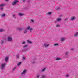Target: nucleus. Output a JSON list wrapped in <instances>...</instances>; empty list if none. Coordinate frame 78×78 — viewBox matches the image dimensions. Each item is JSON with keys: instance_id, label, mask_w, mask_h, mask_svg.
Returning <instances> with one entry per match:
<instances>
[{"instance_id": "nucleus-1", "label": "nucleus", "mask_w": 78, "mask_h": 78, "mask_svg": "<svg viewBox=\"0 0 78 78\" xmlns=\"http://www.w3.org/2000/svg\"><path fill=\"white\" fill-rule=\"evenodd\" d=\"M19 1L15 0V1L13 2L12 3V5H16V4H17V3H19Z\"/></svg>"}, {"instance_id": "nucleus-2", "label": "nucleus", "mask_w": 78, "mask_h": 78, "mask_svg": "<svg viewBox=\"0 0 78 78\" xmlns=\"http://www.w3.org/2000/svg\"><path fill=\"white\" fill-rule=\"evenodd\" d=\"M5 64H6L5 63H3L1 64V69H4V67H5Z\"/></svg>"}, {"instance_id": "nucleus-3", "label": "nucleus", "mask_w": 78, "mask_h": 78, "mask_svg": "<svg viewBox=\"0 0 78 78\" xmlns=\"http://www.w3.org/2000/svg\"><path fill=\"white\" fill-rule=\"evenodd\" d=\"M27 30H29L30 31V32H31V31L33 30V28H31V27L30 26H28L27 27Z\"/></svg>"}, {"instance_id": "nucleus-4", "label": "nucleus", "mask_w": 78, "mask_h": 78, "mask_svg": "<svg viewBox=\"0 0 78 78\" xmlns=\"http://www.w3.org/2000/svg\"><path fill=\"white\" fill-rule=\"evenodd\" d=\"M8 41H12V38L9 37H8Z\"/></svg>"}, {"instance_id": "nucleus-5", "label": "nucleus", "mask_w": 78, "mask_h": 78, "mask_svg": "<svg viewBox=\"0 0 78 78\" xmlns=\"http://www.w3.org/2000/svg\"><path fill=\"white\" fill-rule=\"evenodd\" d=\"M61 20H62L61 18H58L56 19L57 21H58V22H59V21H61Z\"/></svg>"}, {"instance_id": "nucleus-6", "label": "nucleus", "mask_w": 78, "mask_h": 78, "mask_svg": "<svg viewBox=\"0 0 78 78\" xmlns=\"http://www.w3.org/2000/svg\"><path fill=\"white\" fill-rule=\"evenodd\" d=\"M6 5L5 4H2L0 5V6L1 7H3V6H5Z\"/></svg>"}, {"instance_id": "nucleus-7", "label": "nucleus", "mask_w": 78, "mask_h": 78, "mask_svg": "<svg viewBox=\"0 0 78 78\" xmlns=\"http://www.w3.org/2000/svg\"><path fill=\"white\" fill-rule=\"evenodd\" d=\"M74 36L75 37H78V32H76V34H74Z\"/></svg>"}, {"instance_id": "nucleus-8", "label": "nucleus", "mask_w": 78, "mask_h": 78, "mask_svg": "<svg viewBox=\"0 0 78 78\" xmlns=\"http://www.w3.org/2000/svg\"><path fill=\"white\" fill-rule=\"evenodd\" d=\"M74 19H75V17H71L70 18V20H74Z\"/></svg>"}, {"instance_id": "nucleus-9", "label": "nucleus", "mask_w": 78, "mask_h": 78, "mask_svg": "<svg viewBox=\"0 0 78 78\" xmlns=\"http://www.w3.org/2000/svg\"><path fill=\"white\" fill-rule=\"evenodd\" d=\"M26 72V70H24L22 73H21V75H23V74H24L25 73V72Z\"/></svg>"}, {"instance_id": "nucleus-10", "label": "nucleus", "mask_w": 78, "mask_h": 78, "mask_svg": "<svg viewBox=\"0 0 78 78\" xmlns=\"http://www.w3.org/2000/svg\"><path fill=\"white\" fill-rule=\"evenodd\" d=\"M8 57H5V61H6V62H7V61H8Z\"/></svg>"}, {"instance_id": "nucleus-11", "label": "nucleus", "mask_w": 78, "mask_h": 78, "mask_svg": "<svg viewBox=\"0 0 78 78\" xmlns=\"http://www.w3.org/2000/svg\"><path fill=\"white\" fill-rule=\"evenodd\" d=\"M45 47H48L49 46V44H45L44 46Z\"/></svg>"}, {"instance_id": "nucleus-12", "label": "nucleus", "mask_w": 78, "mask_h": 78, "mask_svg": "<svg viewBox=\"0 0 78 78\" xmlns=\"http://www.w3.org/2000/svg\"><path fill=\"white\" fill-rule=\"evenodd\" d=\"M56 60H60L61 58H59V57H57L56 58Z\"/></svg>"}, {"instance_id": "nucleus-13", "label": "nucleus", "mask_w": 78, "mask_h": 78, "mask_svg": "<svg viewBox=\"0 0 78 78\" xmlns=\"http://www.w3.org/2000/svg\"><path fill=\"white\" fill-rule=\"evenodd\" d=\"M17 30H22V29L21 28L18 27L17 28Z\"/></svg>"}, {"instance_id": "nucleus-14", "label": "nucleus", "mask_w": 78, "mask_h": 78, "mask_svg": "<svg viewBox=\"0 0 78 78\" xmlns=\"http://www.w3.org/2000/svg\"><path fill=\"white\" fill-rule=\"evenodd\" d=\"M4 31V29H0V32H3V31Z\"/></svg>"}, {"instance_id": "nucleus-15", "label": "nucleus", "mask_w": 78, "mask_h": 78, "mask_svg": "<svg viewBox=\"0 0 78 78\" xmlns=\"http://www.w3.org/2000/svg\"><path fill=\"white\" fill-rule=\"evenodd\" d=\"M27 29H25L24 31V33H26L27 32Z\"/></svg>"}, {"instance_id": "nucleus-16", "label": "nucleus", "mask_w": 78, "mask_h": 78, "mask_svg": "<svg viewBox=\"0 0 78 78\" xmlns=\"http://www.w3.org/2000/svg\"><path fill=\"white\" fill-rule=\"evenodd\" d=\"M61 41H64V38H61Z\"/></svg>"}, {"instance_id": "nucleus-17", "label": "nucleus", "mask_w": 78, "mask_h": 78, "mask_svg": "<svg viewBox=\"0 0 78 78\" xmlns=\"http://www.w3.org/2000/svg\"><path fill=\"white\" fill-rule=\"evenodd\" d=\"M28 43H29L30 44H31V41H29V40H27Z\"/></svg>"}, {"instance_id": "nucleus-18", "label": "nucleus", "mask_w": 78, "mask_h": 78, "mask_svg": "<svg viewBox=\"0 0 78 78\" xmlns=\"http://www.w3.org/2000/svg\"><path fill=\"white\" fill-rule=\"evenodd\" d=\"M1 16L2 17H5V14H3L1 15Z\"/></svg>"}, {"instance_id": "nucleus-19", "label": "nucleus", "mask_w": 78, "mask_h": 78, "mask_svg": "<svg viewBox=\"0 0 78 78\" xmlns=\"http://www.w3.org/2000/svg\"><path fill=\"white\" fill-rule=\"evenodd\" d=\"M20 64H21V62H20L18 63L17 65H18V66H20Z\"/></svg>"}, {"instance_id": "nucleus-20", "label": "nucleus", "mask_w": 78, "mask_h": 78, "mask_svg": "<svg viewBox=\"0 0 78 78\" xmlns=\"http://www.w3.org/2000/svg\"><path fill=\"white\" fill-rule=\"evenodd\" d=\"M58 44H54V46H56V45H58Z\"/></svg>"}, {"instance_id": "nucleus-21", "label": "nucleus", "mask_w": 78, "mask_h": 78, "mask_svg": "<svg viewBox=\"0 0 78 78\" xmlns=\"http://www.w3.org/2000/svg\"><path fill=\"white\" fill-rule=\"evenodd\" d=\"M22 44H25V41H23Z\"/></svg>"}, {"instance_id": "nucleus-22", "label": "nucleus", "mask_w": 78, "mask_h": 78, "mask_svg": "<svg viewBox=\"0 0 78 78\" xmlns=\"http://www.w3.org/2000/svg\"><path fill=\"white\" fill-rule=\"evenodd\" d=\"M16 68H17L16 67H15L14 68H13V70H15Z\"/></svg>"}, {"instance_id": "nucleus-23", "label": "nucleus", "mask_w": 78, "mask_h": 78, "mask_svg": "<svg viewBox=\"0 0 78 78\" xmlns=\"http://www.w3.org/2000/svg\"><path fill=\"white\" fill-rule=\"evenodd\" d=\"M19 15H20V16H23V14H21V13H19Z\"/></svg>"}, {"instance_id": "nucleus-24", "label": "nucleus", "mask_w": 78, "mask_h": 78, "mask_svg": "<svg viewBox=\"0 0 78 78\" xmlns=\"http://www.w3.org/2000/svg\"><path fill=\"white\" fill-rule=\"evenodd\" d=\"M65 21H68V19H67V18H66V19H65Z\"/></svg>"}, {"instance_id": "nucleus-25", "label": "nucleus", "mask_w": 78, "mask_h": 78, "mask_svg": "<svg viewBox=\"0 0 78 78\" xmlns=\"http://www.w3.org/2000/svg\"><path fill=\"white\" fill-rule=\"evenodd\" d=\"M28 46V45H25V46H23V47H24V48L27 47Z\"/></svg>"}, {"instance_id": "nucleus-26", "label": "nucleus", "mask_w": 78, "mask_h": 78, "mask_svg": "<svg viewBox=\"0 0 78 78\" xmlns=\"http://www.w3.org/2000/svg\"><path fill=\"white\" fill-rule=\"evenodd\" d=\"M56 27H59V24H57Z\"/></svg>"}, {"instance_id": "nucleus-27", "label": "nucleus", "mask_w": 78, "mask_h": 78, "mask_svg": "<svg viewBox=\"0 0 78 78\" xmlns=\"http://www.w3.org/2000/svg\"><path fill=\"white\" fill-rule=\"evenodd\" d=\"M45 70V68L43 69L42 70V72H43V71H44Z\"/></svg>"}, {"instance_id": "nucleus-28", "label": "nucleus", "mask_w": 78, "mask_h": 78, "mask_svg": "<svg viewBox=\"0 0 78 78\" xmlns=\"http://www.w3.org/2000/svg\"><path fill=\"white\" fill-rule=\"evenodd\" d=\"M68 53H69V52H66L65 53V55H68Z\"/></svg>"}, {"instance_id": "nucleus-29", "label": "nucleus", "mask_w": 78, "mask_h": 78, "mask_svg": "<svg viewBox=\"0 0 78 78\" xmlns=\"http://www.w3.org/2000/svg\"><path fill=\"white\" fill-rule=\"evenodd\" d=\"M42 77L43 78H45V75H42Z\"/></svg>"}, {"instance_id": "nucleus-30", "label": "nucleus", "mask_w": 78, "mask_h": 78, "mask_svg": "<svg viewBox=\"0 0 78 78\" xmlns=\"http://www.w3.org/2000/svg\"><path fill=\"white\" fill-rule=\"evenodd\" d=\"M51 14V12H49L48 13V14Z\"/></svg>"}, {"instance_id": "nucleus-31", "label": "nucleus", "mask_w": 78, "mask_h": 78, "mask_svg": "<svg viewBox=\"0 0 78 78\" xmlns=\"http://www.w3.org/2000/svg\"><path fill=\"white\" fill-rule=\"evenodd\" d=\"M23 60L25 59V57H23Z\"/></svg>"}, {"instance_id": "nucleus-32", "label": "nucleus", "mask_w": 78, "mask_h": 78, "mask_svg": "<svg viewBox=\"0 0 78 78\" xmlns=\"http://www.w3.org/2000/svg\"><path fill=\"white\" fill-rule=\"evenodd\" d=\"M37 78H38L39 77V75H37Z\"/></svg>"}, {"instance_id": "nucleus-33", "label": "nucleus", "mask_w": 78, "mask_h": 78, "mask_svg": "<svg viewBox=\"0 0 78 78\" xmlns=\"http://www.w3.org/2000/svg\"><path fill=\"white\" fill-rule=\"evenodd\" d=\"M56 9H57V10H58V9H59V8H56Z\"/></svg>"}, {"instance_id": "nucleus-34", "label": "nucleus", "mask_w": 78, "mask_h": 78, "mask_svg": "<svg viewBox=\"0 0 78 78\" xmlns=\"http://www.w3.org/2000/svg\"><path fill=\"white\" fill-rule=\"evenodd\" d=\"M3 41H2V44H3Z\"/></svg>"}, {"instance_id": "nucleus-35", "label": "nucleus", "mask_w": 78, "mask_h": 78, "mask_svg": "<svg viewBox=\"0 0 78 78\" xmlns=\"http://www.w3.org/2000/svg\"><path fill=\"white\" fill-rule=\"evenodd\" d=\"M0 9H1V10H3V8H0Z\"/></svg>"}, {"instance_id": "nucleus-36", "label": "nucleus", "mask_w": 78, "mask_h": 78, "mask_svg": "<svg viewBox=\"0 0 78 78\" xmlns=\"http://www.w3.org/2000/svg\"><path fill=\"white\" fill-rule=\"evenodd\" d=\"M66 76L67 77V76H69V75H66Z\"/></svg>"}, {"instance_id": "nucleus-37", "label": "nucleus", "mask_w": 78, "mask_h": 78, "mask_svg": "<svg viewBox=\"0 0 78 78\" xmlns=\"http://www.w3.org/2000/svg\"><path fill=\"white\" fill-rule=\"evenodd\" d=\"M19 56L18 55H17V58H19Z\"/></svg>"}, {"instance_id": "nucleus-38", "label": "nucleus", "mask_w": 78, "mask_h": 78, "mask_svg": "<svg viewBox=\"0 0 78 78\" xmlns=\"http://www.w3.org/2000/svg\"><path fill=\"white\" fill-rule=\"evenodd\" d=\"M31 22H34L33 20H31Z\"/></svg>"}, {"instance_id": "nucleus-39", "label": "nucleus", "mask_w": 78, "mask_h": 78, "mask_svg": "<svg viewBox=\"0 0 78 78\" xmlns=\"http://www.w3.org/2000/svg\"><path fill=\"white\" fill-rule=\"evenodd\" d=\"M25 0H23V2H25Z\"/></svg>"}, {"instance_id": "nucleus-40", "label": "nucleus", "mask_w": 78, "mask_h": 78, "mask_svg": "<svg viewBox=\"0 0 78 78\" xmlns=\"http://www.w3.org/2000/svg\"><path fill=\"white\" fill-rule=\"evenodd\" d=\"M35 63V62H33V64H34Z\"/></svg>"}, {"instance_id": "nucleus-41", "label": "nucleus", "mask_w": 78, "mask_h": 78, "mask_svg": "<svg viewBox=\"0 0 78 78\" xmlns=\"http://www.w3.org/2000/svg\"><path fill=\"white\" fill-rule=\"evenodd\" d=\"M5 0L6 1H8V0Z\"/></svg>"}, {"instance_id": "nucleus-42", "label": "nucleus", "mask_w": 78, "mask_h": 78, "mask_svg": "<svg viewBox=\"0 0 78 78\" xmlns=\"http://www.w3.org/2000/svg\"><path fill=\"white\" fill-rule=\"evenodd\" d=\"M71 50H73V49L72 48V49H71Z\"/></svg>"}, {"instance_id": "nucleus-43", "label": "nucleus", "mask_w": 78, "mask_h": 78, "mask_svg": "<svg viewBox=\"0 0 78 78\" xmlns=\"http://www.w3.org/2000/svg\"><path fill=\"white\" fill-rule=\"evenodd\" d=\"M14 16H15L14 15H13V17Z\"/></svg>"}]
</instances>
